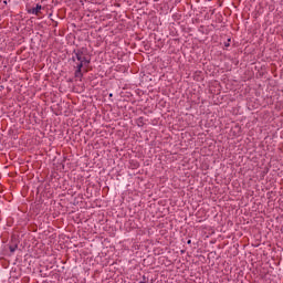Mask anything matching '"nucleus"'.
<instances>
[{"instance_id":"nucleus-1","label":"nucleus","mask_w":283,"mask_h":283,"mask_svg":"<svg viewBox=\"0 0 283 283\" xmlns=\"http://www.w3.org/2000/svg\"><path fill=\"white\" fill-rule=\"evenodd\" d=\"M73 61L74 63H76V65H82V67L84 65H90V60L85 57V54H83V52H76L73 56Z\"/></svg>"},{"instance_id":"nucleus-3","label":"nucleus","mask_w":283,"mask_h":283,"mask_svg":"<svg viewBox=\"0 0 283 283\" xmlns=\"http://www.w3.org/2000/svg\"><path fill=\"white\" fill-rule=\"evenodd\" d=\"M41 4H36V7L31 10L32 14H39V12H41Z\"/></svg>"},{"instance_id":"nucleus-6","label":"nucleus","mask_w":283,"mask_h":283,"mask_svg":"<svg viewBox=\"0 0 283 283\" xmlns=\"http://www.w3.org/2000/svg\"><path fill=\"white\" fill-rule=\"evenodd\" d=\"M139 283H145V281H142V282H139Z\"/></svg>"},{"instance_id":"nucleus-5","label":"nucleus","mask_w":283,"mask_h":283,"mask_svg":"<svg viewBox=\"0 0 283 283\" xmlns=\"http://www.w3.org/2000/svg\"><path fill=\"white\" fill-rule=\"evenodd\" d=\"M188 244H191V240L188 241Z\"/></svg>"},{"instance_id":"nucleus-4","label":"nucleus","mask_w":283,"mask_h":283,"mask_svg":"<svg viewBox=\"0 0 283 283\" xmlns=\"http://www.w3.org/2000/svg\"><path fill=\"white\" fill-rule=\"evenodd\" d=\"M11 253H14V248H10Z\"/></svg>"},{"instance_id":"nucleus-2","label":"nucleus","mask_w":283,"mask_h":283,"mask_svg":"<svg viewBox=\"0 0 283 283\" xmlns=\"http://www.w3.org/2000/svg\"><path fill=\"white\" fill-rule=\"evenodd\" d=\"M81 70H83V64H77V70L75 71L76 78H83V73L81 72Z\"/></svg>"}]
</instances>
